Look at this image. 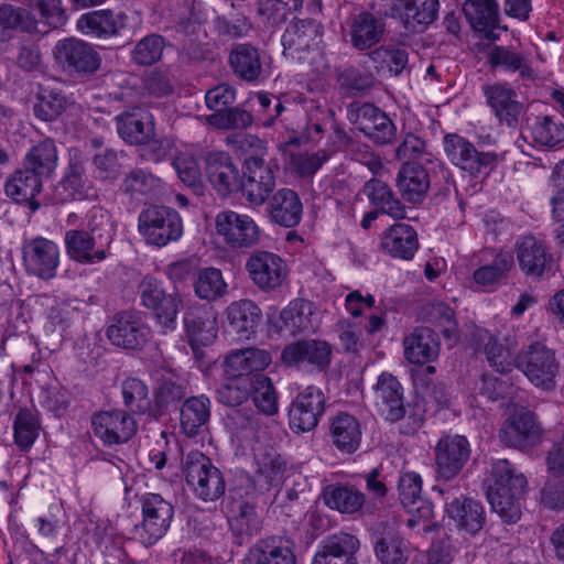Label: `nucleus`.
Segmentation results:
<instances>
[{
  "mask_svg": "<svg viewBox=\"0 0 564 564\" xmlns=\"http://www.w3.org/2000/svg\"><path fill=\"white\" fill-rule=\"evenodd\" d=\"M226 144L235 151H245L246 147L257 152L243 162V176L240 189L252 206H262L275 188V173L279 167L272 160H265L262 141L252 134L235 133L226 137Z\"/></svg>",
  "mask_w": 564,
  "mask_h": 564,
  "instance_id": "obj_1",
  "label": "nucleus"
},
{
  "mask_svg": "<svg viewBox=\"0 0 564 564\" xmlns=\"http://www.w3.org/2000/svg\"><path fill=\"white\" fill-rule=\"evenodd\" d=\"M487 482V498L492 511L505 522L516 523L521 518L520 499L528 486L524 474L508 459H496L490 464Z\"/></svg>",
  "mask_w": 564,
  "mask_h": 564,
  "instance_id": "obj_2",
  "label": "nucleus"
},
{
  "mask_svg": "<svg viewBox=\"0 0 564 564\" xmlns=\"http://www.w3.org/2000/svg\"><path fill=\"white\" fill-rule=\"evenodd\" d=\"M376 406L388 422H401L400 432L412 435L424 424V410L420 405H404V390L397 377L382 372L375 386Z\"/></svg>",
  "mask_w": 564,
  "mask_h": 564,
  "instance_id": "obj_3",
  "label": "nucleus"
},
{
  "mask_svg": "<svg viewBox=\"0 0 564 564\" xmlns=\"http://www.w3.org/2000/svg\"><path fill=\"white\" fill-rule=\"evenodd\" d=\"M187 486L203 501H216L226 490L221 471L205 454L192 451L182 460Z\"/></svg>",
  "mask_w": 564,
  "mask_h": 564,
  "instance_id": "obj_4",
  "label": "nucleus"
},
{
  "mask_svg": "<svg viewBox=\"0 0 564 564\" xmlns=\"http://www.w3.org/2000/svg\"><path fill=\"white\" fill-rule=\"evenodd\" d=\"M516 367L536 388L553 391L560 362L555 351L541 341H534L521 349L516 357Z\"/></svg>",
  "mask_w": 564,
  "mask_h": 564,
  "instance_id": "obj_5",
  "label": "nucleus"
},
{
  "mask_svg": "<svg viewBox=\"0 0 564 564\" xmlns=\"http://www.w3.org/2000/svg\"><path fill=\"white\" fill-rule=\"evenodd\" d=\"M138 230L148 245L161 248L183 236V221L176 209L151 205L139 214Z\"/></svg>",
  "mask_w": 564,
  "mask_h": 564,
  "instance_id": "obj_6",
  "label": "nucleus"
},
{
  "mask_svg": "<svg viewBox=\"0 0 564 564\" xmlns=\"http://www.w3.org/2000/svg\"><path fill=\"white\" fill-rule=\"evenodd\" d=\"M142 522L133 529V538L145 546L155 544L171 527L173 505L159 494L147 492L139 499Z\"/></svg>",
  "mask_w": 564,
  "mask_h": 564,
  "instance_id": "obj_7",
  "label": "nucleus"
},
{
  "mask_svg": "<svg viewBox=\"0 0 564 564\" xmlns=\"http://www.w3.org/2000/svg\"><path fill=\"white\" fill-rule=\"evenodd\" d=\"M346 118L365 137L377 144H390L395 140V124L384 111L373 104H349Z\"/></svg>",
  "mask_w": 564,
  "mask_h": 564,
  "instance_id": "obj_8",
  "label": "nucleus"
},
{
  "mask_svg": "<svg viewBox=\"0 0 564 564\" xmlns=\"http://www.w3.org/2000/svg\"><path fill=\"white\" fill-rule=\"evenodd\" d=\"M53 56L56 64L68 75L89 76L101 64V57L95 47L76 37L59 40L54 46Z\"/></svg>",
  "mask_w": 564,
  "mask_h": 564,
  "instance_id": "obj_9",
  "label": "nucleus"
},
{
  "mask_svg": "<svg viewBox=\"0 0 564 564\" xmlns=\"http://www.w3.org/2000/svg\"><path fill=\"white\" fill-rule=\"evenodd\" d=\"M485 104L500 126L517 128L525 112L519 93L508 82H494L481 86Z\"/></svg>",
  "mask_w": 564,
  "mask_h": 564,
  "instance_id": "obj_10",
  "label": "nucleus"
},
{
  "mask_svg": "<svg viewBox=\"0 0 564 564\" xmlns=\"http://www.w3.org/2000/svg\"><path fill=\"white\" fill-rule=\"evenodd\" d=\"M215 228L223 241L231 249H250L259 245L261 229L247 214L223 210L215 217Z\"/></svg>",
  "mask_w": 564,
  "mask_h": 564,
  "instance_id": "obj_11",
  "label": "nucleus"
},
{
  "mask_svg": "<svg viewBox=\"0 0 564 564\" xmlns=\"http://www.w3.org/2000/svg\"><path fill=\"white\" fill-rule=\"evenodd\" d=\"M245 269L252 283L262 292H272L281 288L288 278V265L279 254L256 250L245 263Z\"/></svg>",
  "mask_w": 564,
  "mask_h": 564,
  "instance_id": "obj_12",
  "label": "nucleus"
},
{
  "mask_svg": "<svg viewBox=\"0 0 564 564\" xmlns=\"http://www.w3.org/2000/svg\"><path fill=\"white\" fill-rule=\"evenodd\" d=\"M91 427L96 438L105 446L121 445L137 433V422L123 410L99 411L91 415Z\"/></svg>",
  "mask_w": 564,
  "mask_h": 564,
  "instance_id": "obj_13",
  "label": "nucleus"
},
{
  "mask_svg": "<svg viewBox=\"0 0 564 564\" xmlns=\"http://www.w3.org/2000/svg\"><path fill=\"white\" fill-rule=\"evenodd\" d=\"M325 395L319 388L306 387L290 405V429L295 433L313 431L325 412Z\"/></svg>",
  "mask_w": 564,
  "mask_h": 564,
  "instance_id": "obj_14",
  "label": "nucleus"
},
{
  "mask_svg": "<svg viewBox=\"0 0 564 564\" xmlns=\"http://www.w3.org/2000/svg\"><path fill=\"white\" fill-rule=\"evenodd\" d=\"M93 189L91 182L86 173L85 160L79 151L69 154V161L61 181L52 193L53 204H65L73 200L85 199Z\"/></svg>",
  "mask_w": 564,
  "mask_h": 564,
  "instance_id": "obj_15",
  "label": "nucleus"
},
{
  "mask_svg": "<svg viewBox=\"0 0 564 564\" xmlns=\"http://www.w3.org/2000/svg\"><path fill=\"white\" fill-rule=\"evenodd\" d=\"M22 258L28 273L40 279L50 280L56 274L59 263V248L50 239L35 237L24 241Z\"/></svg>",
  "mask_w": 564,
  "mask_h": 564,
  "instance_id": "obj_16",
  "label": "nucleus"
},
{
  "mask_svg": "<svg viewBox=\"0 0 564 564\" xmlns=\"http://www.w3.org/2000/svg\"><path fill=\"white\" fill-rule=\"evenodd\" d=\"M470 445L463 435L442 436L434 453L436 473L444 480L454 479L470 457Z\"/></svg>",
  "mask_w": 564,
  "mask_h": 564,
  "instance_id": "obj_17",
  "label": "nucleus"
},
{
  "mask_svg": "<svg viewBox=\"0 0 564 564\" xmlns=\"http://www.w3.org/2000/svg\"><path fill=\"white\" fill-rule=\"evenodd\" d=\"M444 151L453 164L470 175L491 169L496 160L495 154L477 151L471 142L455 133L445 135Z\"/></svg>",
  "mask_w": 564,
  "mask_h": 564,
  "instance_id": "obj_18",
  "label": "nucleus"
},
{
  "mask_svg": "<svg viewBox=\"0 0 564 564\" xmlns=\"http://www.w3.org/2000/svg\"><path fill=\"white\" fill-rule=\"evenodd\" d=\"M542 429L535 415L521 409L511 414L500 429V441L508 447L527 449L540 442Z\"/></svg>",
  "mask_w": 564,
  "mask_h": 564,
  "instance_id": "obj_19",
  "label": "nucleus"
},
{
  "mask_svg": "<svg viewBox=\"0 0 564 564\" xmlns=\"http://www.w3.org/2000/svg\"><path fill=\"white\" fill-rule=\"evenodd\" d=\"M323 26L314 19L292 22L281 37L283 54L292 59H302L304 54L318 46Z\"/></svg>",
  "mask_w": 564,
  "mask_h": 564,
  "instance_id": "obj_20",
  "label": "nucleus"
},
{
  "mask_svg": "<svg viewBox=\"0 0 564 564\" xmlns=\"http://www.w3.org/2000/svg\"><path fill=\"white\" fill-rule=\"evenodd\" d=\"M513 249L519 269L525 276L540 278L551 270L553 257L546 245L535 237L518 238Z\"/></svg>",
  "mask_w": 564,
  "mask_h": 564,
  "instance_id": "obj_21",
  "label": "nucleus"
},
{
  "mask_svg": "<svg viewBox=\"0 0 564 564\" xmlns=\"http://www.w3.org/2000/svg\"><path fill=\"white\" fill-rule=\"evenodd\" d=\"M284 365L300 367L307 364L322 371L332 360V347L328 343L318 339H303L286 345L281 354Z\"/></svg>",
  "mask_w": 564,
  "mask_h": 564,
  "instance_id": "obj_22",
  "label": "nucleus"
},
{
  "mask_svg": "<svg viewBox=\"0 0 564 564\" xmlns=\"http://www.w3.org/2000/svg\"><path fill=\"white\" fill-rule=\"evenodd\" d=\"M386 32L382 18L369 11H360L349 15L346 22V35L357 51H367L378 44Z\"/></svg>",
  "mask_w": 564,
  "mask_h": 564,
  "instance_id": "obj_23",
  "label": "nucleus"
},
{
  "mask_svg": "<svg viewBox=\"0 0 564 564\" xmlns=\"http://www.w3.org/2000/svg\"><path fill=\"white\" fill-rule=\"evenodd\" d=\"M438 0H391L390 13L412 32L423 31L438 13Z\"/></svg>",
  "mask_w": 564,
  "mask_h": 564,
  "instance_id": "obj_24",
  "label": "nucleus"
},
{
  "mask_svg": "<svg viewBox=\"0 0 564 564\" xmlns=\"http://www.w3.org/2000/svg\"><path fill=\"white\" fill-rule=\"evenodd\" d=\"M359 547V539L350 533L330 534L319 542L312 564H358Z\"/></svg>",
  "mask_w": 564,
  "mask_h": 564,
  "instance_id": "obj_25",
  "label": "nucleus"
},
{
  "mask_svg": "<svg viewBox=\"0 0 564 564\" xmlns=\"http://www.w3.org/2000/svg\"><path fill=\"white\" fill-rule=\"evenodd\" d=\"M149 328L134 313L122 312L113 317L107 337L115 346L124 349L141 348L148 340Z\"/></svg>",
  "mask_w": 564,
  "mask_h": 564,
  "instance_id": "obj_26",
  "label": "nucleus"
},
{
  "mask_svg": "<svg viewBox=\"0 0 564 564\" xmlns=\"http://www.w3.org/2000/svg\"><path fill=\"white\" fill-rule=\"evenodd\" d=\"M490 69H500L505 73L518 74L522 80H535L538 72L533 67L531 54L518 51L512 46L494 45L487 55Z\"/></svg>",
  "mask_w": 564,
  "mask_h": 564,
  "instance_id": "obj_27",
  "label": "nucleus"
},
{
  "mask_svg": "<svg viewBox=\"0 0 564 564\" xmlns=\"http://www.w3.org/2000/svg\"><path fill=\"white\" fill-rule=\"evenodd\" d=\"M205 163L208 181L219 195L227 196L240 189L241 176L229 154L223 151L210 152Z\"/></svg>",
  "mask_w": 564,
  "mask_h": 564,
  "instance_id": "obj_28",
  "label": "nucleus"
},
{
  "mask_svg": "<svg viewBox=\"0 0 564 564\" xmlns=\"http://www.w3.org/2000/svg\"><path fill=\"white\" fill-rule=\"evenodd\" d=\"M129 17L124 12L115 13L109 9L95 10L77 20V29L85 35L96 39L117 36L128 26Z\"/></svg>",
  "mask_w": 564,
  "mask_h": 564,
  "instance_id": "obj_29",
  "label": "nucleus"
},
{
  "mask_svg": "<svg viewBox=\"0 0 564 564\" xmlns=\"http://www.w3.org/2000/svg\"><path fill=\"white\" fill-rule=\"evenodd\" d=\"M272 361L271 355L265 349L248 347L245 349L231 350L224 360L226 376L249 377L262 375Z\"/></svg>",
  "mask_w": 564,
  "mask_h": 564,
  "instance_id": "obj_30",
  "label": "nucleus"
},
{
  "mask_svg": "<svg viewBox=\"0 0 564 564\" xmlns=\"http://www.w3.org/2000/svg\"><path fill=\"white\" fill-rule=\"evenodd\" d=\"M115 120L120 138L129 144H145L154 137L152 115L143 108L120 113Z\"/></svg>",
  "mask_w": 564,
  "mask_h": 564,
  "instance_id": "obj_31",
  "label": "nucleus"
},
{
  "mask_svg": "<svg viewBox=\"0 0 564 564\" xmlns=\"http://www.w3.org/2000/svg\"><path fill=\"white\" fill-rule=\"evenodd\" d=\"M380 248L392 258L411 260L419 249L417 234L411 225L397 223L381 234Z\"/></svg>",
  "mask_w": 564,
  "mask_h": 564,
  "instance_id": "obj_32",
  "label": "nucleus"
},
{
  "mask_svg": "<svg viewBox=\"0 0 564 564\" xmlns=\"http://www.w3.org/2000/svg\"><path fill=\"white\" fill-rule=\"evenodd\" d=\"M395 185L409 203H422L431 185L426 169L415 162H404L398 171Z\"/></svg>",
  "mask_w": 564,
  "mask_h": 564,
  "instance_id": "obj_33",
  "label": "nucleus"
},
{
  "mask_svg": "<svg viewBox=\"0 0 564 564\" xmlns=\"http://www.w3.org/2000/svg\"><path fill=\"white\" fill-rule=\"evenodd\" d=\"M404 357L414 365H424L435 360L440 354L437 334L429 327H416L404 337Z\"/></svg>",
  "mask_w": 564,
  "mask_h": 564,
  "instance_id": "obj_34",
  "label": "nucleus"
},
{
  "mask_svg": "<svg viewBox=\"0 0 564 564\" xmlns=\"http://www.w3.org/2000/svg\"><path fill=\"white\" fill-rule=\"evenodd\" d=\"M184 326L193 349L207 346L217 337L216 316L204 307L188 308L184 315Z\"/></svg>",
  "mask_w": 564,
  "mask_h": 564,
  "instance_id": "obj_35",
  "label": "nucleus"
},
{
  "mask_svg": "<svg viewBox=\"0 0 564 564\" xmlns=\"http://www.w3.org/2000/svg\"><path fill=\"white\" fill-rule=\"evenodd\" d=\"M251 564H295L292 543L282 536L259 540L248 552Z\"/></svg>",
  "mask_w": 564,
  "mask_h": 564,
  "instance_id": "obj_36",
  "label": "nucleus"
},
{
  "mask_svg": "<svg viewBox=\"0 0 564 564\" xmlns=\"http://www.w3.org/2000/svg\"><path fill=\"white\" fill-rule=\"evenodd\" d=\"M271 220L280 226L291 228L299 225L303 214V204L291 188L276 191L268 205Z\"/></svg>",
  "mask_w": 564,
  "mask_h": 564,
  "instance_id": "obj_37",
  "label": "nucleus"
},
{
  "mask_svg": "<svg viewBox=\"0 0 564 564\" xmlns=\"http://www.w3.org/2000/svg\"><path fill=\"white\" fill-rule=\"evenodd\" d=\"M228 62L234 74L245 82H256L262 74L261 51L250 43L234 45Z\"/></svg>",
  "mask_w": 564,
  "mask_h": 564,
  "instance_id": "obj_38",
  "label": "nucleus"
},
{
  "mask_svg": "<svg viewBox=\"0 0 564 564\" xmlns=\"http://www.w3.org/2000/svg\"><path fill=\"white\" fill-rule=\"evenodd\" d=\"M64 241L67 254L78 262L97 263L107 258V248L87 231L67 230Z\"/></svg>",
  "mask_w": 564,
  "mask_h": 564,
  "instance_id": "obj_39",
  "label": "nucleus"
},
{
  "mask_svg": "<svg viewBox=\"0 0 564 564\" xmlns=\"http://www.w3.org/2000/svg\"><path fill=\"white\" fill-rule=\"evenodd\" d=\"M463 12L477 32H485L486 37L496 40L495 29L499 26V4L496 0H465Z\"/></svg>",
  "mask_w": 564,
  "mask_h": 564,
  "instance_id": "obj_40",
  "label": "nucleus"
},
{
  "mask_svg": "<svg viewBox=\"0 0 564 564\" xmlns=\"http://www.w3.org/2000/svg\"><path fill=\"white\" fill-rule=\"evenodd\" d=\"M446 512L459 530L475 534L485 524V511L479 501L470 498H454L446 503Z\"/></svg>",
  "mask_w": 564,
  "mask_h": 564,
  "instance_id": "obj_41",
  "label": "nucleus"
},
{
  "mask_svg": "<svg viewBox=\"0 0 564 564\" xmlns=\"http://www.w3.org/2000/svg\"><path fill=\"white\" fill-rule=\"evenodd\" d=\"M228 524L232 534L242 544L257 535L261 530L260 518L252 505L245 501H232L228 507Z\"/></svg>",
  "mask_w": 564,
  "mask_h": 564,
  "instance_id": "obj_42",
  "label": "nucleus"
},
{
  "mask_svg": "<svg viewBox=\"0 0 564 564\" xmlns=\"http://www.w3.org/2000/svg\"><path fill=\"white\" fill-rule=\"evenodd\" d=\"M513 267V256L509 252L500 251L490 263L484 264L473 272V280L482 290L495 291L506 283L508 273Z\"/></svg>",
  "mask_w": 564,
  "mask_h": 564,
  "instance_id": "obj_43",
  "label": "nucleus"
},
{
  "mask_svg": "<svg viewBox=\"0 0 564 564\" xmlns=\"http://www.w3.org/2000/svg\"><path fill=\"white\" fill-rule=\"evenodd\" d=\"M330 437L333 444L341 453H355L361 441L359 421L346 412L338 413L330 423Z\"/></svg>",
  "mask_w": 564,
  "mask_h": 564,
  "instance_id": "obj_44",
  "label": "nucleus"
},
{
  "mask_svg": "<svg viewBox=\"0 0 564 564\" xmlns=\"http://www.w3.org/2000/svg\"><path fill=\"white\" fill-rule=\"evenodd\" d=\"M226 313L229 325L241 338L254 334L262 317L260 307L248 299L230 303Z\"/></svg>",
  "mask_w": 564,
  "mask_h": 564,
  "instance_id": "obj_45",
  "label": "nucleus"
},
{
  "mask_svg": "<svg viewBox=\"0 0 564 564\" xmlns=\"http://www.w3.org/2000/svg\"><path fill=\"white\" fill-rule=\"evenodd\" d=\"M364 192L369 202L376 206L380 213L387 214L395 219L405 217V206L394 195L387 183L371 178L365 184Z\"/></svg>",
  "mask_w": 564,
  "mask_h": 564,
  "instance_id": "obj_46",
  "label": "nucleus"
},
{
  "mask_svg": "<svg viewBox=\"0 0 564 564\" xmlns=\"http://www.w3.org/2000/svg\"><path fill=\"white\" fill-rule=\"evenodd\" d=\"M312 314L313 305L310 301L295 299L281 311L279 330H288L291 335L310 332L314 327Z\"/></svg>",
  "mask_w": 564,
  "mask_h": 564,
  "instance_id": "obj_47",
  "label": "nucleus"
},
{
  "mask_svg": "<svg viewBox=\"0 0 564 564\" xmlns=\"http://www.w3.org/2000/svg\"><path fill=\"white\" fill-rule=\"evenodd\" d=\"M210 416V401L204 394L191 397L181 408V429L187 436H195Z\"/></svg>",
  "mask_w": 564,
  "mask_h": 564,
  "instance_id": "obj_48",
  "label": "nucleus"
},
{
  "mask_svg": "<svg viewBox=\"0 0 564 564\" xmlns=\"http://www.w3.org/2000/svg\"><path fill=\"white\" fill-rule=\"evenodd\" d=\"M57 161L58 155L55 142L46 138L28 151L23 164L43 178H47L54 173Z\"/></svg>",
  "mask_w": 564,
  "mask_h": 564,
  "instance_id": "obj_49",
  "label": "nucleus"
},
{
  "mask_svg": "<svg viewBox=\"0 0 564 564\" xmlns=\"http://www.w3.org/2000/svg\"><path fill=\"white\" fill-rule=\"evenodd\" d=\"M41 175L23 164L6 183V193L18 202L34 198L42 188Z\"/></svg>",
  "mask_w": 564,
  "mask_h": 564,
  "instance_id": "obj_50",
  "label": "nucleus"
},
{
  "mask_svg": "<svg viewBox=\"0 0 564 564\" xmlns=\"http://www.w3.org/2000/svg\"><path fill=\"white\" fill-rule=\"evenodd\" d=\"M325 500L328 507L341 513L352 514L365 506L370 509V503L366 505L365 494L349 486L329 487L326 490Z\"/></svg>",
  "mask_w": 564,
  "mask_h": 564,
  "instance_id": "obj_51",
  "label": "nucleus"
},
{
  "mask_svg": "<svg viewBox=\"0 0 564 564\" xmlns=\"http://www.w3.org/2000/svg\"><path fill=\"white\" fill-rule=\"evenodd\" d=\"M161 188V180L153 174L135 169L123 178L121 189L133 200L155 195Z\"/></svg>",
  "mask_w": 564,
  "mask_h": 564,
  "instance_id": "obj_52",
  "label": "nucleus"
},
{
  "mask_svg": "<svg viewBox=\"0 0 564 564\" xmlns=\"http://www.w3.org/2000/svg\"><path fill=\"white\" fill-rule=\"evenodd\" d=\"M369 57L379 72L390 76L400 75L409 62L406 50L395 45L379 46L370 52Z\"/></svg>",
  "mask_w": 564,
  "mask_h": 564,
  "instance_id": "obj_53",
  "label": "nucleus"
},
{
  "mask_svg": "<svg viewBox=\"0 0 564 564\" xmlns=\"http://www.w3.org/2000/svg\"><path fill=\"white\" fill-rule=\"evenodd\" d=\"M375 554L381 564H406L410 551L401 535L387 532L376 541Z\"/></svg>",
  "mask_w": 564,
  "mask_h": 564,
  "instance_id": "obj_54",
  "label": "nucleus"
},
{
  "mask_svg": "<svg viewBox=\"0 0 564 564\" xmlns=\"http://www.w3.org/2000/svg\"><path fill=\"white\" fill-rule=\"evenodd\" d=\"M226 291L227 284L219 269L210 267L198 271L194 283V292L196 296L212 302L224 296Z\"/></svg>",
  "mask_w": 564,
  "mask_h": 564,
  "instance_id": "obj_55",
  "label": "nucleus"
},
{
  "mask_svg": "<svg viewBox=\"0 0 564 564\" xmlns=\"http://www.w3.org/2000/svg\"><path fill=\"white\" fill-rule=\"evenodd\" d=\"M250 397L261 413L265 415H274L278 413V397L269 377L256 375L251 378Z\"/></svg>",
  "mask_w": 564,
  "mask_h": 564,
  "instance_id": "obj_56",
  "label": "nucleus"
},
{
  "mask_svg": "<svg viewBox=\"0 0 564 564\" xmlns=\"http://www.w3.org/2000/svg\"><path fill=\"white\" fill-rule=\"evenodd\" d=\"M425 317L429 322L441 327L443 336L455 343L458 340V325L454 311L442 301H433L425 307Z\"/></svg>",
  "mask_w": 564,
  "mask_h": 564,
  "instance_id": "obj_57",
  "label": "nucleus"
},
{
  "mask_svg": "<svg viewBox=\"0 0 564 564\" xmlns=\"http://www.w3.org/2000/svg\"><path fill=\"white\" fill-rule=\"evenodd\" d=\"M477 338V352H484L489 365L498 372H505L508 367V351L488 330H478L475 334Z\"/></svg>",
  "mask_w": 564,
  "mask_h": 564,
  "instance_id": "obj_58",
  "label": "nucleus"
},
{
  "mask_svg": "<svg viewBox=\"0 0 564 564\" xmlns=\"http://www.w3.org/2000/svg\"><path fill=\"white\" fill-rule=\"evenodd\" d=\"M121 392L126 408L132 413H145L151 409V399L147 384L138 378H128L122 382Z\"/></svg>",
  "mask_w": 564,
  "mask_h": 564,
  "instance_id": "obj_59",
  "label": "nucleus"
},
{
  "mask_svg": "<svg viewBox=\"0 0 564 564\" xmlns=\"http://www.w3.org/2000/svg\"><path fill=\"white\" fill-rule=\"evenodd\" d=\"M251 378L227 376L217 389V400L228 406H238L250 397Z\"/></svg>",
  "mask_w": 564,
  "mask_h": 564,
  "instance_id": "obj_60",
  "label": "nucleus"
},
{
  "mask_svg": "<svg viewBox=\"0 0 564 564\" xmlns=\"http://www.w3.org/2000/svg\"><path fill=\"white\" fill-rule=\"evenodd\" d=\"M66 109L65 96L55 89L43 88L33 107L34 115L42 121H53Z\"/></svg>",
  "mask_w": 564,
  "mask_h": 564,
  "instance_id": "obj_61",
  "label": "nucleus"
},
{
  "mask_svg": "<svg viewBox=\"0 0 564 564\" xmlns=\"http://www.w3.org/2000/svg\"><path fill=\"white\" fill-rule=\"evenodd\" d=\"M13 430L15 444L21 451L26 452L39 435V422L30 410L21 409L14 417Z\"/></svg>",
  "mask_w": 564,
  "mask_h": 564,
  "instance_id": "obj_62",
  "label": "nucleus"
},
{
  "mask_svg": "<svg viewBox=\"0 0 564 564\" xmlns=\"http://www.w3.org/2000/svg\"><path fill=\"white\" fill-rule=\"evenodd\" d=\"M214 28L218 35L228 40L247 37L253 30L249 17L243 13L232 15H217L214 20Z\"/></svg>",
  "mask_w": 564,
  "mask_h": 564,
  "instance_id": "obj_63",
  "label": "nucleus"
},
{
  "mask_svg": "<svg viewBox=\"0 0 564 564\" xmlns=\"http://www.w3.org/2000/svg\"><path fill=\"white\" fill-rule=\"evenodd\" d=\"M210 126L219 130L246 129L253 122L251 112L240 107H227L207 117Z\"/></svg>",
  "mask_w": 564,
  "mask_h": 564,
  "instance_id": "obj_64",
  "label": "nucleus"
}]
</instances>
